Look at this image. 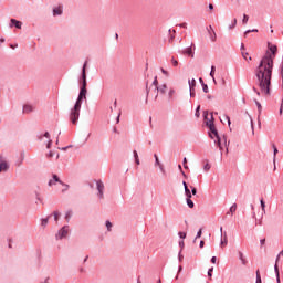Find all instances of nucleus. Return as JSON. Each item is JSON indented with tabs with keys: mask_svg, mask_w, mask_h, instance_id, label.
<instances>
[{
	"mask_svg": "<svg viewBox=\"0 0 283 283\" xmlns=\"http://www.w3.org/2000/svg\"><path fill=\"white\" fill-rule=\"evenodd\" d=\"M276 56L277 45L268 42V50L254 70V74L259 82V87L261 92L265 94V96L271 94V80L273 78V67Z\"/></svg>",
	"mask_w": 283,
	"mask_h": 283,
	"instance_id": "f257e3e1",
	"label": "nucleus"
},
{
	"mask_svg": "<svg viewBox=\"0 0 283 283\" xmlns=\"http://www.w3.org/2000/svg\"><path fill=\"white\" fill-rule=\"evenodd\" d=\"M87 61L84 62L82 67V74L80 76V92L77 95V99L74 106L71 108L70 112V120L73 125L78 123V118H81V107L83 105V101H87Z\"/></svg>",
	"mask_w": 283,
	"mask_h": 283,
	"instance_id": "f03ea898",
	"label": "nucleus"
},
{
	"mask_svg": "<svg viewBox=\"0 0 283 283\" xmlns=\"http://www.w3.org/2000/svg\"><path fill=\"white\" fill-rule=\"evenodd\" d=\"M206 127H208V136L213 140L214 138V144L219 147L220 151L224 149L222 147V143L227 145V135H223L220 137V134L218 133V128H216V118H213V113L210 114V119L205 122Z\"/></svg>",
	"mask_w": 283,
	"mask_h": 283,
	"instance_id": "7ed1b4c3",
	"label": "nucleus"
},
{
	"mask_svg": "<svg viewBox=\"0 0 283 283\" xmlns=\"http://www.w3.org/2000/svg\"><path fill=\"white\" fill-rule=\"evenodd\" d=\"M69 229H70V226H64L62 227L57 233L55 234V238L57 240H63V238H67V233H69Z\"/></svg>",
	"mask_w": 283,
	"mask_h": 283,
	"instance_id": "20e7f679",
	"label": "nucleus"
},
{
	"mask_svg": "<svg viewBox=\"0 0 283 283\" xmlns=\"http://www.w3.org/2000/svg\"><path fill=\"white\" fill-rule=\"evenodd\" d=\"M96 187H97V196L98 198H103L104 191H105V185L103 184L102 180H97L96 181Z\"/></svg>",
	"mask_w": 283,
	"mask_h": 283,
	"instance_id": "39448f33",
	"label": "nucleus"
},
{
	"mask_svg": "<svg viewBox=\"0 0 283 283\" xmlns=\"http://www.w3.org/2000/svg\"><path fill=\"white\" fill-rule=\"evenodd\" d=\"M22 25H23V22L17 19H11L9 23V28H17V30H21Z\"/></svg>",
	"mask_w": 283,
	"mask_h": 283,
	"instance_id": "423d86ee",
	"label": "nucleus"
},
{
	"mask_svg": "<svg viewBox=\"0 0 283 283\" xmlns=\"http://www.w3.org/2000/svg\"><path fill=\"white\" fill-rule=\"evenodd\" d=\"M192 48H193V43H191L190 46L182 49L181 54L191 56V59H193V49Z\"/></svg>",
	"mask_w": 283,
	"mask_h": 283,
	"instance_id": "0eeeda50",
	"label": "nucleus"
},
{
	"mask_svg": "<svg viewBox=\"0 0 283 283\" xmlns=\"http://www.w3.org/2000/svg\"><path fill=\"white\" fill-rule=\"evenodd\" d=\"M56 182H59V185H65V182H63L61 178H59V175H53V180H49L48 185L49 187H52V185H56Z\"/></svg>",
	"mask_w": 283,
	"mask_h": 283,
	"instance_id": "6e6552de",
	"label": "nucleus"
},
{
	"mask_svg": "<svg viewBox=\"0 0 283 283\" xmlns=\"http://www.w3.org/2000/svg\"><path fill=\"white\" fill-rule=\"evenodd\" d=\"M8 169H10V164H8V161H0V174L1 171H8Z\"/></svg>",
	"mask_w": 283,
	"mask_h": 283,
	"instance_id": "1a4fd4ad",
	"label": "nucleus"
},
{
	"mask_svg": "<svg viewBox=\"0 0 283 283\" xmlns=\"http://www.w3.org/2000/svg\"><path fill=\"white\" fill-rule=\"evenodd\" d=\"M274 273H275V277H276V283H282V281L280 280V266L276 264H274Z\"/></svg>",
	"mask_w": 283,
	"mask_h": 283,
	"instance_id": "9d476101",
	"label": "nucleus"
},
{
	"mask_svg": "<svg viewBox=\"0 0 283 283\" xmlns=\"http://www.w3.org/2000/svg\"><path fill=\"white\" fill-rule=\"evenodd\" d=\"M61 14H63V8L61 7L53 8V17H61Z\"/></svg>",
	"mask_w": 283,
	"mask_h": 283,
	"instance_id": "9b49d317",
	"label": "nucleus"
},
{
	"mask_svg": "<svg viewBox=\"0 0 283 283\" xmlns=\"http://www.w3.org/2000/svg\"><path fill=\"white\" fill-rule=\"evenodd\" d=\"M220 232H221V238H223V239H221V241H220V244L222 245V244H229V241L227 240V232H222V227L220 228Z\"/></svg>",
	"mask_w": 283,
	"mask_h": 283,
	"instance_id": "f8f14e48",
	"label": "nucleus"
},
{
	"mask_svg": "<svg viewBox=\"0 0 283 283\" xmlns=\"http://www.w3.org/2000/svg\"><path fill=\"white\" fill-rule=\"evenodd\" d=\"M239 260L241 261V264H243V266H247V259H244V253H242V251H239Z\"/></svg>",
	"mask_w": 283,
	"mask_h": 283,
	"instance_id": "ddd939ff",
	"label": "nucleus"
},
{
	"mask_svg": "<svg viewBox=\"0 0 283 283\" xmlns=\"http://www.w3.org/2000/svg\"><path fill=\"white\" fill-rule=\"evenodd\" d=\"M186 205L189 209H193L196 207V203H193V200H191V198H186Z\"/></svg>",
	"mask_w": 283,
	"mask_h": 283,
	"instance_id": "4468645a",
	"label": "nucleus"
},
{
	"mask_svg": "<svg viewBox=\"0 0 283 283\" xmlns=\"http://www.w3.org/2000/svg\"><path fill=\"white\" fill-rule=\"evenodd\" d=\"M157 92H160V94H165V91L167 90V84H161L156 87Z\"/></svg>",
	"mask_w": 283,
	"mask_h": 283,
	"instance_id": "2eb2a0df",
	"label": "nucleus"
},
{
	"mask_svg": "<svg viewBox=\"0 0 283 283\" xmlns=\"http://www.w3.org/2000/svg\"><path fill=\"white\" fill-rule=\"evenodd\" d=\"M22 112H23L24 114H30V112H32V106H30V105H24V106L22 107Z\"/></svg>",
	"mask_w": 283,
	"mask_h": 283,
	"instance_id": "dca6fc26",
	"label": "nucleus"
},
{
	"mask_svg": "<svg viewBox=\"0 0 283 283\" xmlns=\"http://www.w3.org/2000/svg\"><path fill=\"white\" fill-rule=\"evenodd\" d=\"M241 54H242V57L244 59V61H253V57L249 56V52L242 51Z\"/></svg>",
	"mask_w": 283,
	"mask_h": 283,
	"instance_id": "f3484780",
	"label": "nucleus"
},
{
	"mask_svg": "<svg viewBox=\"0 0 283 283\" xmlns=\"http://www.w3.org/2000/svg\"><path fill=\"white\" fill-rule=\"evenodd\" d=\"M50 218H52V214L48 216L45 219H42V227H48V222H50Z\"/></svg>",
	"mask_w": 283,
	"mask_h": 283,
	"instance_id": "a211bd4d",
	"label": "nucleus"
},
{
	"mask_svg": "<svg viewBox=\"0 0 283 283\" xmlns=\"http://www.w3.org/2000/svg\"><path fill=\"white\" fill-rule=\"evenodd\" d=\"M260 205L263 213H266V202L264 201V199L260 200Z\"/></svg>",
	"mask_w": 283,
	"mask_h": 283,
	"instance_id": "6ab92c4d",
	"label": "nucleus"
},
{
	"mask_svg": "<svg viewBox=\"0 0 283 283\" xmlns=\"http://www.w3.org/2000/svg\"><path fill=\"white\" fill-rule=\"evenodd\" d=\"M189 90H195L196 88V78L189 80Z\"/></svg>",
	"mask_w": 283,
	"mask_h": 283,
	"instance_id": "aec40b11",
	"label": "nucleus"
},
{
	"mask_svg": "<svg viewBox=\"0 0 283 283\" xmlns=\"http://www.w3.org/2000/svg\"><path fill=\"white\" fill-rule=\"evenodd\" d=\"M254 103L258 107L259 115L262 114V104L258 99H254Z\"/></svg>",
	"mask_w": 283,
	"mask_h": 283,
	"instance_id": "412c9836",
	"label": "nucleus"
},
{
	"mask_svg": "<svg viewBox=\"0 0 283 283\" xmlns=\"http://www.w3.org/2000/svg\"><path fill=\"white\" fill-rule=\"evenodd\" d=\"M235 25H238V19H233L232 21H231V24L228 27L229 28V30H233V28H235Z\"/></svg>",
	"mask_w": 283,
	"mask_h": 283,
	"instance_id": "4be33fe9",
	"label": "nucleus"
},
{
	"mask_svg": "<svg viewBox=\"0 0 283 283\" xmlns=\"http://www.w3.org/2000/svg\"><path fill=\"white\" fill-rule=\"evenodd\" d=\"M255 275H256L255 283H262V275H260V270H256Z\"/></svg>",
	"mask_w": 283,
	"mask_h": 283,
	"instance_id": "5701e85b",
	"label": "nucleus"
},
{
	"mask_svg": "<svg viewBox=\"0 0 283 283\" xmlns=\"http://www.w3.org/2000/svg\"><path fill=\"white\" fill-rule=\"evenodd\" d=\"M198 238H202V228H200L198 231H197V234L193 239V242H196L198 240Z\"/></svg>",
	"mask_w": 283,
	"mask_h": 283,
	"instance_id": "b1692460",
	"label": "nucleus"
},
{
	"mask_svg": "<svg viewBox=\"0 0 283 283\" xmlns=\"http://www.w3.org/2000/svg\"><path fill=\"white\" fill-rule=\"evenodd\" d=\"M272 149H273V160L275 161V157L277 156V146H275V144L272 145Z\"/></svg>",
	"mask_w": 283,
	"mask_h": 283,
	"instance_id": "393cba45",
	"label": "nucleus"
},
{
	"mask_svg": "<svg viewBox=\"0 0 283 283\" xmlns=\"http://www.w3.org/2000/svg\"><path fill=\"white\" fill-rule=\"evenodd\" d=\"M201 87L205 94H209V85H207L206 83H202Z\"/></svg>",
	"mask_w": 283,
	"mask_h": 283,
	"instance_id": "a878e982",
	"label": "nucleus"
},
{
	"mask_svg": "<svg viewBox=\"0 0 283 283\" xmlns=\"http://www.w3.org/2000/svg\"><path fill=\"white\" fill-rule=\"evenodd\" d=\"M43 136H44V138H50V132H45L43 135H38V138H39V140H43Z\"/></svg>",
	"mask_w": 283,
	"mask_h": 283,
	"instance_id": "bb28decb",
	"label": "nucleus"
},
{
	"mask_svg": "<svg viewBox=\"0 0 283 283\" xmlns=\"http://www.w3.org/2000/svg\"><path fill=\"white\" fill-rule=\"evenodd\" d=\"M185 196H186V198H192L193 195H191V190L189 188H186Z\"/></svg>",
	"mask_w": 283,
	"mask_h": 283,
	"instance_id": "cd10ccee",
	"label": "nucleus"
},
{
	"mask_svg": "<svg viewBox=\"0 0 283 283\" xmlns=\"http://www.w3.org/2000/svg\"><path fill=\"white\" fill-rule=\"evenodd\" d=\"M72 219V210H69L66 213H65V220L67 222H70V220Z\"/></svg>",
	"mask_w": 283,
	"mask_h": 283,
	"instance_id": "c85d7f7f",
	"label": "nucleus"
},
{
	"mask_svg": "<svg viewBox=\"0 0 283 283\" xmlns=\"http://www.w3.org/2000/svg\"><path fill=\"white\" fill-rule=\"evenodd\" d=\"M235 211H238V205H237V203H233V205L230 207V213H235Z\"/></svg>",
	"mask_w": 283,
	"mask_h": 283,
	"instance_id": "c756f323",
	"label": "nucleus"
},
{
	"mask_svg": "<svg viewBox=\"0 0 283 283\" xmlns=\"http://www.w3.org/2000/svg\"><path fill=\"white\" fill-rule=\"evenodd\" d=\"M208 32L209 34H211V32L213 33L212 41H216V31L213 30V27L209 25Z\"/></svg>",
	"mask_w": 283,
	"mask_h": 283,
	"instance_id": "7c9ffc66",
	"label": "nucleus"
},
{
	"mask_svg": "<svg viewBox=\"0 0 283 283\" xmlns=\"http://www.w3.org/2000/svg\"><path fill=\"white\" fill-rule=\"evenodd\" d=\"M149 101V83L146 82V103Z\"/></svg>",
	"mask_w": 283,
	"mask_h": 283,
	"instance_id": "2f4dec72",
	"label": "nucleus"
},
{
	"mask_svg": "<svg viewBox=\"0 0 283 283\" xmlns=\"http://www.w3.org/2000/svg\"><path fill=\"white\" fill-rule=\"evenodd\" d=\"M105 224H106L107 231H112V227H113L112 221L106 220V221H105Z\"/></svg>",
	"mask_w": 283,
	"mask_h": 283,
	"instance_id": "473e14b6",
	"label": "nucleus"
},
{
	"mask_svg": "<svg viewBox=\"0 0 283 283\" xmlns=\"http://www.w3.org/2000/svg\"><path fill=\"white\" fill-rule=\"evenodd\" d=\"M195 116H196V118H200V105H198V106L196 107Z\"/></svg>",
	"mask_w": 283,
	"mask_h": 283,
	"instance_id": "72a5a7b5",
	"label": "nucleus"
},
{
	"mask_svg": "<svg viewBox=\"0 0 283 283\" xmlns=\"http://www.w3.org/2000/svg\"><path fill=\"white\" fill-rule=\"evenodd\" d=\"M190 193L192 195V196H197V193H198V189L196 188V187H193V186H190Z\"/></svg>",
	"mask_w": 283,
	"mask_h": 283,
	"instance_id": "f704fd0d",
	"label": "nucleus"
},
{
	"mask_svg": "<svg viewBox=\"0 0 283 283\" xmlns=\"http://www.w3.org/2000/svg\"><path fill=\"white\" fill-rule=\"evenodd\" d=\"M174 94H176V91L174 88H171L168 93V98L169 101H171V98H174Z\"/></svg>",
	"mask_w": 283,
	"mask_h": 283,
	"instance_id": "c9c22d12",
	"label": "nucleus"
},
{
	"mask_svg": "<svg viewBox=\"0 0 283 283\" xmlns=\"http://www.w3.org/2000/svg\"><path fill=\"white\" fill-rule=\"evenodd\" d=\"M205 120H211V118H209V111H203V114H202Z\"/></svg>",
	"mask_w": 283,
	"mask_h": 283,
	"instance_id": "e433bc0d",
	"label": "nucleus"
},
{
	"mask_svg": "<svg viewBox=\"0 0 283 283\" xmlns=\"http://www.w3.org/2000/svg\"><path fill=\"white\" fill-rule=\"evenodd\" d=\"M208 277H209V280H211V277H213V266L208 269Z\"/></svg>",
	"mask_w": 283,
	"mask_h": 283,
	"instance_id": "4c0bfd02",
	"label": "nucleus"
},
{
	"mask_svg": "<svg viewBox=\"0 0 283 283\" xmlns=\"http://www.w3.org/2000/svg\"><path fill=\"white\" fill-rule=\"evenodd\" d=\"M210 76L211 78H213V76H216V66H211V70H210Z\"/></svg>",
	"mask_w": 283,
	"mask_h": 283,
	"instance_id": "58836bf2",
	"label": "nucleus"
},
{
	"mask_svg": "<svg viewBox=\"0 0 283 283\" xmlns=\"http://www.w3.org/2000/svg\"><path fill=\"white\" fill-rule=\"evenodd\" d=\"M242 23H249V15L247 13L243 14Z\"/></svg>",
	"mask_w": 283,
	"mask_h": 283,
	"instance_id": "ea45409f",
	"label": "nucleus"
},
{
	"mask_svg": "<svg viewBox=\"0 0 283 283\" xmlns=\"http://www.w3.org/2000/svg\"><path fill=\"white\" fill-rule=\"evenodd\" d=\"M189 92H190V98H193L196 97V88H189Z\"/></svg>",
	"mask_w": 283,
	"mask_h": 283,
	"instance_id": "a19ab883",
	"label": "nucleus"
},
{
	"mask_svg": "<svg viewBox=\"0 0 283 283\" xmlns=\"http://www.w3.org/2000/svg\"><path fill=\"white\" fill-rule=\"evenodd\" d=\"M251 32H259L258 29H249L247 31H244V34H251Z\"/></svg>",
	"mask_w": 283,
	"mask_h": 283,
	"instance_id": "79ce46f5",
	"label": "nucleus"
},
{
	"mask_svg": "<svg viewBox=\"0 0 283 283\" xmlns=\"http://www.w3.org/2000/svg\"><path fill=\"white\" fill-rule=\"evenodd\" d=\"M171 63L174 67H178V60H176V57H171Z\"/></svg>",
	"mask_w": 283,
	"mask_h": 283,
	"instance_id": "37998d69",
	"label": "nucleus"
},
{
	"mask_svg": "<svg viewBox=\"0 0 283 283\" xmlns=\"http://www.w3.org/2000/svg\"><path fill=\"white\" fill-rule=\"evenodd\" d=\"M53 218L55 222H59V211L53 212Z\"/></svg>",
	"mask_w": 283,
	"mask_h": 283,
	"instance_id": "c03bdc74",
	"label": "nucleus"
},
{
	"mask_svg": "<svg viewBox=\"0 0 283 283\" xmlns=\"http://www.w3.org/2000/svg\"><path fill=\"white\" fill-rule=\"evenodd\" d=\"M178 235H179V238L181 240H185V238H187V233L186 232H179Z\"/></svg>",
	"mask_w": 283,
	"mask_h": 283,
	"instance_id": "a18cd8bd",
	"label": "nucleus"
},
{
	"mask_svg": "<svg viewBox=\"0 0 283 283\" xmlns=\"http://www.w3.org/2000/svg\"><path fill=\"white\" fill-rule=\"evenodd\" d=\"M255 227H262V219H255Z\"/></svg>",
	"mask_w": 283,
	"mask_h": 283,
	"instance_id": "49530a36",
	"label": "nucleus"
},
{
	"mask_svg": "<svg viewBox=\"0 0 283 283\" xmlns=\"http://www.w3.org/2000/svg\"><path fill=\"white\" fill-rule=\"evenodd\" d=\"M154 158H155V165L158 166L160 165V160L158 159V155H154Z\"/></svg>",
	"mask_w": 283,
	"mask_h": 283,
	"instance_id": "de8ad7c7",
	"label": "nucleus"
},
{
	"mask_svg": "<svg viewBox=\"0 0 283 283\" xmlns=\"http://www.w3.org/2000/svg\"><path fill=\"white\" fill-rule=\"evenodd\" d=\"M209 169H211V165H209V163H207L206 165H203V170H205V171H209Z\"/></svg>",
	"mask_w": 283,
	"mask_h": 283,
	"instance_id": "09e8293b",
	"label": "nucleus"
},
{
	"mask_svg": "<svg viewBox=\"0 0 283 283\" xmlns=\"http://www.w3.org/2000/svg\"><path fill=\"white\" fill-rule=\"evenodd\" d=\"M161 74H164L165 76H169V72L167 70H165L164 67L160 69Z\"/></svg>",
	"mask_w": 283,
	"mask_h": 283,
	"instance_id": "8fccbe9b",
	"label": "nucleus"
},
{
	"mask_svg": "<svg viewBox=\"0 0 283 283\" xmlns=\"http://www.w3.org/2000/svg\"><path fill=\"white\" fill-rule=\"evenodd\" d=\"M224 118L228 122V126L231 127V117H229V115H224Z\"/></svg>",
	"mask_w": 283,
	"mask_h": 283,
	"instance_id": "3c124183",
	"label": "nucleus"
},
{
	"mask_svg": "<svg viewBox=\"0 0 283 283\" xmlns=\"http://www.w3.org/2000/svg\"><path fill=\"white\" fill-rule=\"evenodd\" d=\"M179 247H180V251L182 252V249H185V241L184 240L179 241Z\"/></svg>",
	"mask_w": 283,
	"mask_h": 283,
	"instance_id": "603ef678",
	"label": "nucleus"
},
{
	"mask_svg": "<svg viewBox=\"0 0 283 283\" xmlns=\"http://www.w3.org/2000/svg\"><path fill=\"white\" fill-rule=\"evenodd\" d=\"M153 85L155 87H158V76H155L154 81H153Z\"/></svg>",
	"mask_w": 283,
	"mask_h": 283,
	"instance_id": "864d4df0",
	"label": "nucleus"
},
{
	"mask_svg": "<svg viewBox=\"0 0 283 283\" xmlns=\"http://www.w3.org/2000/svg\"><path fill=\"white\" fill-rule=\"evenodd\" d=\"M59 149H61L62 151H67V149H72V145H69Z\"/></svg>",
	"mask_w": 283,
	"mask_h": 283,
	"instance_id": "5fc2aeb1",
	"label": "nucleus"
},
{
	"mask_svg": "<svg viewBox=\"0 0 283 283\" xmlns=\"http://www.w3.org/2000/svg\"><path fill=\"white\" fill-rule=\"evenodd\" d=\"M178 260L179 262H182V250H179L178 252Z\"/></svg>",
	"mask_w": 283,
	"mask_h": 283,
	"instance_id": "6e6d98bb",
	"label": "nucleus"
},
{
	"mask_svg": "<svg viewBox=\"0 0 283 283\" xmlns=\"http://www.w3.org/2000/svg\"><path fill=\"white\" fill-rule=\"evenodd\" d=\"M48 158H54V151L50 150L46 155Z\"/></svg>",
	"mask_w": 283,
	"mask_h": 283,
	"instance_id": "4d7b16f0",
	"label": "nucleus"
},
{
	"mask_svg": "<svg viewBox=\"0 0 283 283\" xmlns=\"http://www.w3.org/2000/svg\"><path fill=\"white\" fill-rule=\"evenodd\" d=\"M62 187H64V189L62 190L63 192H65V191H67V189H70V185H67V184L62 185Z\"/></svg>",
	"mask_w": 283,
	"mask_h": 283,
	"instance_id": "13d9d810",
	"label": "nucleus"
},
{
	"mask_svg": "<svg viewBox=\"0 0 283 283\" xmlns=\"http://www.w3.org/2000/svg\"><path fill=\"white\" fill-rule=\"evenodd\" d=\"M51 147H52V139H49L46 144V149H50Z\"/></svg>",
	"mask_w": 283,
	"mask_h": 283,
	"instance_id": "bf43d9fd",
	"label": "nucleus"
},
{
	"mask_svg": "<svg viewBox=\"0 0 283 283\" xmlns=\"http://www.w3.org/2000/svg\"><path fill=\"white\" fill-rule=\"evenodd\" d=\"M199 249H205V240H201V241L199 242Z\"/></svg>",
	"mask_w": 283,
	"mask_h": 283,
	"instance_id": "052dcab7",
	"label": "nucleus"
},
{
	"mask_svg": "<svg viewBox=\"0 0 283 283\" xmlns=\"http://www.w3.org/2000/svg\"><path fill=\"white\" fill-rule=\"evenodd\" d=\"M210 262H211L212 264H216V262H218V258L212 256V258L210 259Z\"/></svg>",
	"mask_w": 283,
	"mask_h": 283,
	"instance_id": "680f3d73",
	"label": "nucleus"
},
{
	"mask_svg": "<svg viewBox=\"0 0 283 283\" xmlns=\"http://www.w3.org/2000/svg\"><path fill=\"white\" fill-rule=\"evenodd\" d=\"M158 167H159V169H160L161 174H166V171H165V167H163V165H161V164H159V165H158Z\"/></svg>",
	"mask_w": 283,
	"mask_h": 283,
	"instance_id": "e2e57ef3",
	"label": "nucleus"
},
{
	"mask_svg": "<svg viewBox=\"0 0 283 283\" xmlns=\"http://www.w3.org/2000/svg\"><path fill=\"white\" fill-rule=\"evenodd\" d=\"M265 243H266V239H261V240H260L261 247H264Z\"/></svg>",
	"mask_w": 283,
	"mask_h": 283,
	"instance_id": "0e129e2a",
	"label": "nucleus"
},
{
	"mask_svg": "<svg viewBox=\"0 0 283 283\" xmlns=\"http://www.w3.org/2000/svg\"><path fill=\"white\" fill-rule=\"evenodd\" d=\"M252 90H253V92H255V94H256L258 96H260V91H258V88H256L255 86H253Z\"/></svg>",
	"mask_w": 283,
	"mask_h": 283,
	"instance_id": "69168bd1",
	"label": "nucleus"
},
{
	"mask_svg": "<svg viewBox=\"0 0 283 283\" xmlns=\"http://www.w3.org/2000/svg\"><path fill=\"white\" fill-rule=\"evenodd\" d=\"M133 156H134L135 159L138 158V151L134 150Z\"/></svg>",
	"mask_w": 283,
	"mask_h": 283,
	"instance_id": "338daca9",
	"label": "nucleus"
},
{
	"mask_svg": "<svg viewBox=\"0 0 283 283\" xmlns=\"http://www.w3.org/2000/svg\"><path fill=\"white\" fill-rule=\"evenodd\" d=\"M179 28H187V23L186 22H184V23H181V24H179Z\"/></svg>",
	"mask_w": 283,
	"mask_h": 283,
	"instance_id": "774afa93",
	"label": "nucleus"
}]
</instances>
